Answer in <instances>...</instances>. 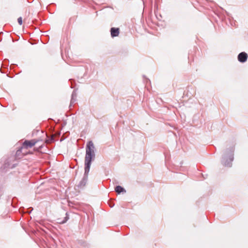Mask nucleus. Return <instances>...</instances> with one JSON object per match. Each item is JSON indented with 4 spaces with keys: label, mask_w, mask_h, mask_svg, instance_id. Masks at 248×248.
<instances>
[{
    "label": "nucleus",
    "mask_w": 248,
    "mask_h": 248,
    "mask_svg": "<svg viewBox=\"0 0 248 248\" xmlns=\"http://www.w3.org/2000/svg\"><path fill=\"white\" fill-rule=\"evenodd\" d=\"M18 23L19 25H21L22 24V18L21 17H19L17 19Z\"/></svg>",
    "instance_id": "0eeeda50"
},
{
    "label": "nucleus",
    "mask_w": 248,
    "mask_h": 248,
    "mask_svg": "<svg viewBox=\"0 0 248 248\" xmlns=\"http://www.w3.org/2000/svg\"><path fill=\"white\" fill-rule=\"evenodd\" d=\"M115 190L116 192L117 193H118V194H120V193L123 192H125V190H124V188H123L122 186H117L115 187Z\"/></svg>",
    "instance_id": "423d86ee"
},
{
    "label": "nucleus",
    "mask_w": 248,
    "mask_h": 248,
    "mask_svg": "<svg viewBox=\"0 0 248 248\" xmlns=\"http://www.w3.org/2000/svg\"><path fill=\"white\" fill-rule=\"evenodd\" d=\"M233 159V157L232 155H230L229 158V161H228V162H227V161H225L226 157H223L222 163H223V165L225 166L231 167V165H232V161Z\"/></svg>",
    "instance_id": "20e7f679"
},
{
    "label": "nucleus",
    "mask_w": 248,
    "mask_h": 248,
    "mask_svg": "<svg viewBox=\"0 0 248 248\" xmlns=\"http://www.w3.org/2000/svg\"><path fill=\"white\" fill-rule=\"evenodd\" d=\"M111 35L112 37L118 36L119 29L118 28H112L110 30Z\"/></svg>",
    "instance_id": "39448f33"
},
{
    "label": "nucleus",
    "mask_w": 248,
    "mask_h": 248,
    "mask_svg": "<svg viewBox=\"0 0 248 248\" xmlns=\"http://www.w3.org/2000/svg\"><path fill=\"white\" fill-rule=\"evenodd\" d=\"M248 58V55L245 52H241L238 56V60L241 62H245Z\"/></svg>",
    "instance_id": "7ed1b4c3"
},
{
    "label": "nucleus",
    "mask_w": 248,
    "mask_h": 248,
    "mask_svg": "<svg viewBox=\"0 0 248 248\" xmlns=\"http://www.w3.org/2000/svg\"><path fill=\"white\" fill-rule=\"evenodd\" d=\"M94 146L92 141L88 142L86 150V155L85 158V172L82 181L80 183L81 186H84L87 180V175L90 171V168L92 160L95 156L94 152Z\"/></svg>",
    "instance_id": "f257e3e1"
},
{
    "label": "nucleus",
    "mask_w": 248,
    "mask_h": 248,
    "mask_svg": "<svg viewBox=\"0 0 248 248\" xmlns=\"http://www.w3.org/2000/svg\"><path fill=\"white\" fill-rule=\"evenodd\" d=\"M113 205H110V207H113Z\"/></svg>",
    "instance_id": "1a4fd4ad"
},
{
    "label": "nucleus",
    "mask_w": 248,
    "mask_h": 248,
    "mask_svg": "<svg viewBox=\"0 0 248 248\" xmlns=\"http://www.w3.org/2000/svg\"><path fill=\"white\" fill-rule=\"evenodd\" d=\"M37 142V140H25L22 145V148L28 149L33 147Z\"/></svg>",
    "instance_id": "f03ea898"
},
{
    "label": "nucleus",
    "mask_w": 248,
    "mask_h": 248,
    "mask_svg": "<svg viewBox=\"0 0 248 248\" xmlns=\"http://www.w3.org/2000/svg\"><path fill=\"white\" fill-rule=\"evenodd\" d=\"M75 97L74 93H73L72 95L71 103L74 102V98Z\"/></svg>",
    "instance_id": "6e6552de"
}]
</instances>
